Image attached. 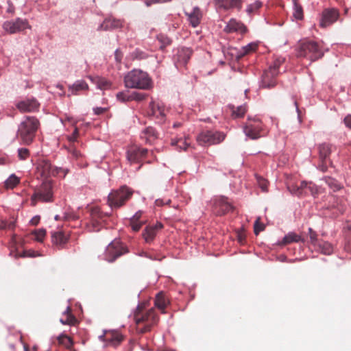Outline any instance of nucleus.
Here are the masks:
<instances>
[{"instance_id":"1","label":"nucleus","mask_w":351,"mask_h":351,"mask_svg":"<svg viewBox=\"0 0 351 351\" xmlns=\"http://www.w3.org/2000/svg\"><path fill=\"white\" fill-rule=\"evenodd\" d=\"M158 319L154 308L146 309L144 304H139L134 312L136 330L139 334L150 331L151 328L158 323Z\"/></svg>"},{"instance_id":"2","label":"nucleus","mask_w":351,"mask_h":351,"mask_svg":"<svg viewBox=\"0 0 351 351\" xmlns=\"http://www.w3.org/2000/svg\"><path fill=\"white\" fill-rule=\"evenodd\" d=\"M124 84L126 88L141 90H149L153 86L148 73L140 69L129 71L124 77Z\"/></svg>"},{"instance_id":"3","label":"nucleus","mask_w":351,"mask_h":351,"mask_svg":"<svg viewBox=\"0 0 351 351\" xmlns=\"http://www.w3.org/2000/svg\"><path fill=\"white\" fill-rule=\"evenodd\" d=\"M38 119L35 117L27 116L19 124L17 136L23 145H29L33 141L39 127Z\"/></svg>"},{"instance_id":"4","label":"nucleus","mask_w":351,"mask_h":351,"mask_svg":"<svg viewBox=\"0 0 351 351\" xmlns=\"http://www.w3.org/2000/svg\"><path fill=\"white\" fill-rule=\"evenodd\" d=\"M296 55L298 57L306 58L311 62H314L322 58L324 52L317 42L305 40L298 45Z\"/></svg>"},{"instance_id":"5","label":"nucleus","mask_w":351,"mask_h":351,"mask_svg":"<svg viewBox=\"0 0 351 351\" xmlns=\"http://www.w3.org/2000/svg\"><path fill=\"white\" fill-rule=\"evenodd\" d=\"M133 191L126 185L110 193L108 195V203L111 208H119L131 198Z\"/></svg>"},{"instance_id":"6","label":"nucleus","mask_w":351,"mask_h":351,"mask_svg":"<svg viewBox=\"0 0 351 351\" xmlns=\"http://www.w3.org/2000/svg\"><path fill=\"white\" fill-rule=\"evenodd\" d=\"M226 134L219 131L204 130L201 132L196 137L199 145L210 146L219 144L224 141Z\"/></svg>"},{"instance_id":"7","label":"nucleus","mask_w":351,"mask_h":351,"mask_svg":"<svg viewBox=\"0 0 351 351\" xmlns=\"http://www.w3.org/2000/svg\"><path fill=\"white\" fill-rule=\"evenodd\" d=\"M33 205L36 204V201L43 202H51L53 201L52 186L49 182L43 183L38 188L31 198Z\"/></svg>"},{"instance_id":"8","label":"nucleus","mask_w":351,"mask_h":351,"mask_svg":"<svg viewBox=\"0 0 351 351\" xmlns=\"http://www.w3.org/2000/svg\"><path fill=\"white\" fill-rule=\"evenodd\" d=\"M284 62L283 59L278 58L274 60L273 64L269 66L268 70L265 71L262 76V87L265 88H271L275 86L276 82L273 80L270 82L268 80L270 77H274L279 73V67Z\"/></svg>"},{"instance_id":"9","label":"nucleus","mask_w":351,"mask_h":351,"mask_svg":"<svg viewBox=\"0 0 351 351\" xmlns=\"http://www.w3.org/2000/svg\"><path fill=\"white\" fill-rule=\"evenodd\" d=\"M38 169L41 176L44 177L62 174V177L64 178L69 171L68 168L53 167L47 160H42L39 163Z\"/></svg>"},{"instance_id":"10","label":"nucleus","mask_w":351,"mask_h":351,"mask_svg":"<svg viewBox=\"0 0 351 351\" xmlns=\"http://www.w3.org/2000/svg\"><path fill=\"white\" fill-rule=\"evenodd\" d=\"M3 28L6 32L12 34L29 29L30 26L26 19L16 18L4 22Z\"/></svg>"},{"instance_id":"11","label":"nucleus","mask_w":351,"mask_h":351,"mask_svg":"<svg viewBox=\"0 0 351 351\" xmlns=\"http://www.w3.org/2000/svg\"><path fill=\"white\" fill-rule=\"evenodd\" d=\"M16 107L21 112H31L39 109L40 104L35 97H29L16 104Z\"/></svg>"},{"instance_id":"12","label":"nucleus","mask_w":351,"mask_h":351,"mask_svg":"<svg viewBox=\"0 0 351 351\" xmlns=\"http://www.w3.org/2000/svg\"><path fill=\"white\" fill-rule=\"evenodd\" d=\"M232 204L226 197H219L214 201L213 212L217 215H223L232 210Z\"/></svg>"},{"instance_id":"13","label":"nucleus","mask_w":351,"mask_h":351,"mask_svg":"<svg viewBox=\"0 0 351 351\" xmlns=\"http://www.w3.org/2000/svg\"><path fill=\"white\" fill-rule=\"evenodd\" d=\"M339 13L337 9L326 8L323 10L319 25L322 27H326L337 21Z\"/></svg>"},{"instance_id":"14","label":"nucleus","mask_w":351,"mask_h":351,"mask_svg":"<svg viewBox=\"0 0 351 351\" xmlns=\"http://www.w3.org/2000/svg\"><path fill=\"white\" fill-rule=\"evenodd\" d=\"M163 224L157 221L154 223H149L147 225L142 232L143 238L145 241L148 240H154L157 234L163 228Z\"/></svg>"},{"instance_id":"15","label":"nucleus","mask_w":351,"mask_h":351,"mask_svg":"<svg viewBox=\"0 0 351 351\" xmlns=\"http://www.w3.org/2000/svg\"><path fill=\"white\" fill-rule=\"evenodd\" d=\"M123 20L118 19L112 16L106 18L97 27L98 31H112L120 29L123 25Z\"/></svg>"},{"instance_id":"16","label":"nucleus","mask_w":351,"mask_h":351,"mask_svg":"<svg viewBox=\"0 0 351 351\" xmlns=\"http://www.w3.org/2000/svg\"><path fill=\"white\" fill-rule=\"evenodd\" d=\"M148 153V149L143 147H132L126 152L127 160L131 163L139 162Z\"/></svg>"},{"instance_id":"17","label":"nucleus","mask_w":351,"mask_h":351,"mask_svg":"<svg viewBox=\"0 0 351 351\" xmlns=\"http://www.w3.org/2000/svg\"><path fill=\"white\" fill-rule=\"evenodd\" d=\"M149 116H152L158 120V123H162L165 120V107L162 104L151 101L149 103Z\"/></svg>"},{"instance_id":"18","label":"nucleus","mask_w":351,"mask_h":351,"mask_svg":"<svg viewBox=\"0 0 351 351\" xmlns=\"http://www.w3.org/2000/svg\"><path fill=\"white\" fill-rule=\"evenodd\" d=\"M184 14L187 16L189 25L194 28L200 24L203 17L202 12L198 6L193 7L190 12H184Z\"/></svg>"},{"instance_id":"19","label":"nucleus","mask_w":351,"mask_h":351,"mask_svg":"<svg viewBox=\"0 0 351 351\" xmlns=\"http://www.w3.org/2000/svg\"><path fill=\"white\" fill-rule=\"evenodd\" d=\"M158 132L152 126L145 128L142 130L140 135L141 140L145 141V143L149 145L153 144L158 138Z\"/></svg>"},{"instance_id":"20","label":"nucleus","mask_w":351,"mask_h":351,"mask_svg":"<svg viewBox=\"0 0 351 351\" xmlns=\"http://www.w3.org/2000/svg\"><path fill=\"white\" fill-rule=\"evenodd\" d=\"M123 340V335L118 331H107L104 335V341H106L109 346L116 347L119 346Z\"/></svg>"},{"instance_id":"21","label":"nucleus","mask_w":351,"mask_h":351,"mask_svg":"<svg viewBox=\"0 0 351 351\" xmlns=\"http://www.w3.org/2000/svg\"><path fill=\"white\" fill-rule=\"evenodd\" d=\"M224 31L226 33L239 32L245 34L247 32V27L243 23L235 19H231L225 26Z\"/></svg>"},{"instance_id":"22","label":"nucleus","mask_w":351,"mask_h":351,"mask_svg":"<svg viewBox=\"0 0 351 351\" xmlns=\"http://www.w3.org/2000/svg\"><path fill=\"white\" fill-rule=\"evenodd\" d=\"M110 213H104L99 207H93L90 210V216L93 226L96 227L99 225L101 221H104L105 219L110 216Z\"/></svg>"},{"instance_id":"23","label":"nucleus","mask_w":351,"mask_h":351,"mask_svg":"<svg viewBox=\"0 0 351 351\" xmlns=\"http://www.w3.org/2000/svg\"><path fill=\"white\" fill-rule=\"evenodd\" d=\"M192 51L189 48L182 47L178 50L177 53L174 56V61L176 66L178 64L185 65L188 62L191 56Z\"/></svg>"},{"instance_id":"24","label":"nucleus","mask_w":351,"mask_h":351,"mask_svg":"<svg viewBox=\"0 0 351 351\" xmlns=\"http://www.w3.org/2000/svg\"><path fill=\"white\" fill-rule=\"evenodd\" d=\"M215 4L219 8L225 10L237 8L241 10L242 8V0H213Z\"/></svg>"},{"instance_id":"25","label":"nucleus","mask_w":351,"mask_h":351,"mask_svg":"<svg viewBox=\"0 0 351 351\" xmlns=\"http://www.w3.org/2000/svg\"><path fill=\"white\" fill-rule=\"evenodd\" d=\"M333 145L330 143H323L318 145L317 149L320 161H325L330 155Z\"/></svg>"},{"instance_id":"26","label":"nucleus","mask_w":351,"mask_h":351,"mask_svg":"<svg viewBox=\"0 0 351 351\" xmlns=\"http://www.w3.org/2000/svg\"><path fill=\"white\" fill-rule=\"evenodd\" d=\"M309 248L313 247L324 254H330L333 251L331 243H310Z\"/></svg>"},{"instance_id":"27","label":"nucleus","mask_w":351,"mask_h":351,"mask_svg":"<svg viewBox=\"0 0 351 351\" xmlns=\"http://www.w3.org/2000/svg\"><path fill=\"white\" fill-rule=\"evenodd\" d=\"M88 89V85L84 80H78L73 84L69 86V90L72 95H77L79 91Z\"/></svg>"},{"instance_id":"28","label":"nucleus","mask_w":351,"mask_h":351,"mask_svg":"<svg viewBox=\"0 0 351 351\" xmlns=\"http://www.w3.org/2000/svg\"><path fill=\"white\" fill-rule=\"evenodd\" d=\"M60 322L62 324L75 325L77 322V319L71 313V308L67 306L66 309L63 313L62 317L60 319Z\"/></svg>"},{"instance_id":"29","label":"nucleus","mask_w":351,"mask_h":351,"mask_svg":"<svg viewBox=\"0 0 351 351\" xmlns=\"http://www.w3.org/2000/svg\"><path fill=\"white\" fill-rule=\"evenodd\" d=\"M228 108L231 110L232 117L234 119L243 117L247 111V106L245 104L240 105V106H237V108H235V106L232 104H229Z\"/></svg>"},{"instance_id":"30","label":"nucleus","mask_w":351,"mask_h":351,"mask_svg":"<svg viewBox=\"0 0 351 351\" xmlns=\"http://www.w3.org/2000/svg\"><path fill=\"white\" fill-rule=\"evenodd\" d=\"M328 187L334 192H337L343 188V185L336 179L330 176H324L322 178Z\"/></svg>"},{"instance_id":"31","label":"nucleus","mask_w":351,"mask_h":351,"mask_svg":"<svg viewBox=\"0 0 351 351\" xmlns=\"http://www.w3.org/2000/svg\"><path fill=\"white\" fill-rule=\"evenodd\" d=\"M121 243H110L107 247L106 251L108 253L112 254L113 258L110 261H114L116 258L123 254L120 249V244Z\"/></svg>"},{"instance_id":"32","label":"nucleus","mask_w":351,"mask_h":351,"mask_svg":"<svg viewBox=\"0 0 351 351\" xmlns=\"http://www.w3.org/2000/svg\"><path fill=\"white\" fill-rule=\"evenodd\" d=\"M243 132L248 138L255 140L260 137L258 130L253 125H245L243 128Z\"/></svg>"},{"instance_id":"33","label":"nucleus","mask_w":351,"mask_h":351,"mask_svg":"<svg viewBox=\"0 0 351 351\" xmlns=\"http://www.w3.org/2000/svg\"><path fill=\"white\" fill-rule=\"evenodd\" d=\"M167 305V300L165 295L162 292L158 293L155 298V306L164 313Z\"/></svg>"},{"instance_id":"34","label":"nucleus","mask_w":351,"mask_h":351,"mask_svg":"<svg viewBox=\"0 0 351 351\" xmlns=\"http://www.w3.org/2000/svg\"><path fill=\"white\" fill-rule=\"evenodd\" d=\"M89 78L92 81H94L97 85V87L101 90L108 89L111 86V82L104 77H97L95 80H93L91 76H89Z\"/></svg>"},{"instance_id":"35","label":"nucleus","mask_w":351,"mask_h":351,"mask_svg":"<svg viewBox=\"0 0 351 351\" xmlns=\"http://www.w3.org/2000/svg\"><path fill=\"white\" fill-rule=\"evenodd\" d=\"M20 182V179L14 173L11 174L4 182L6 189H14Z\"/></svg>"},{"instance_id":"36","label":"nucleus","mask_w":351,"mask_h":351,"mask_svg":"<svg viewBox=\"0 0 351 351\" xmlns=\"http://www.w3.org/2000/svg\"><path fill=\"white\" fill-rule=\"evenodd\" d=\"M293 16L297 20H302L304 16L302 7L298 4L297 0H293Z\"/></svg>"},{"instance_id":"37","label":"nucleus","mask_w":351,"mask_h":351,"mask_svg":"<svg viewBox=\"0 0 351 351\" xmlns=\"http://www.w3.org/2000/svg\"><path fill=\"white\" fill-rule=\"evenodd\" d=\"M58 341L60 345L63 346L69 350H71L73 348V342L72 339L65 335H61L58 337Z\"/></svg>"},{"instance_id":"38","label":"nucleus","mask_w":351,"mask_h":351,"mask_svg":"<svg viewBox=\"0 0 351 351\" xmlns=\"http://www.w3.org/2000/svg\"><path fill=\"white\" fill-rule=\"evenodd\" d=\"M31 234L34 241H43L46 235V230L45 228L35 229L32 231Z\"/></svg>"},{"instance_id":"39","label":"nucleus","mask_w":351,"mask_h":351,"mask_svg":"<svg viewBox=\"0 0 351 351\" xmlns=\"http://www.w3.org/2000/svg\"><path fill=\"white\" fill-rule=\"evenodd\" d=\"M157 39L158 42L160 43L159 47L160 49H161L162 51H163L166 47L170 45L172 43L171 39L163 34H160L159 35H158Z\"/></svg>"},{"instance_id":"40","label":"nucleus","mask_w":351,"mask_h":351,"mask_svg":"<svg viewBox=\"0 0 351 351\" xmlns=\"http://www.w3.org/2000/svg\"><path fill=\"white\" fill-rule=\"evenodd\" d=\"M117 100L121 103L131 101L130 93L128 90L118 92L116 95Z\"/></svg>"},{"instance_id":"41","label":"nucleus","mask_w":351,"mask_h":351,"mask_svg":"<svg viewBox=\"0 0 351 351\" xmlns=\"http://www.w3.org/2000/svg\"><path fill=\"white\" fill-rule=\"evenodd\" d=\"M257 47V45L254 43H250L247 44V45L242 47L241 51H239V57L243 56L250 52L254 51L256 50V48Z\"/></svg>"},{"instance_id":"42","label":"nucleus","mask_w":351,"mask_h":351,"mask_svg":"<svg viewBox=\"0 0 351 351\" xmlns=\"http://www.w3.org/2000/svg\"><path fill=\"white\" fill-rule=\"evenodd\" d=\"M281 241H304V239L293 232H289L285 235Z\"/></svg>"},{"instance_id":"43","label":"nucleus","mask_w":351,"mask_h":351,"mask_svg":"<svg viewBox=\"0 0 351 351\" xmlns=\"http://www.w3.org/2000/svg\"><path fill=\"white\" fill-rule=\"evenodd\" d=\"M263 5V3L259 1L256 0L253 3L249 4L246 8V12L248 14H251L255 11L258 10L261 6Z\"/></svg>"},{"instance_id":"44","label":"nucleus","mask_w":351,"mask_h":351,"mask_svg":"<svg viewBox=\"0 0 351 351\" xmlns=\"http://www.w3.org/2000/svg\"><path fill=\"white\" fill-rule=\"evenodd\" d=\"M265 225L261 222V217H258L254 223V232L256 235H258L260 232L264 230Z\"/></svg>"},{"instance_id":"45","label":"nucleus","mask_w":351,"mask_h":351,"mask_svg":"<svg viewBox=\"0 0 351 351\" xmlns=\"http://www.w3.org/2000/svg\"><path fill=\"white\" fill-rule=\"evenodd\" d=\"M79 218L77 215L75 213L73 210H67L63 213L62 214V220L64 221H71V220H76Z\"/></svg>"},{"instance_id":"46","label":"nucleus","mask_w":351,"mask_h":351,"mask_svg":"<svg viewBox=\"0 0 351 351\" xmlns=\"http://www.w3.org/2000/svg\"><path fill=\"white\" fill-rule=\"evenodd\" d=\"M146 97L147 94L145 93H139L137 91H133L130 93L131 101H141L145 99Z\"/></svg>"},{"instance_id":"47","label":"nucleus","mask_w":351,"mask_h":351,"mask_svg":"<svg viewBox=\"0 0 351 351\" xmlns=\"http://www.w3.org/2000/svg\"><path fill=\"white\" fill-rule=\"evenodd\" d=\"M51 238L52 241H66V239L65 238L64 234L62 231H55L51 232Z\"/></svg>"},{"instance_id":"48","label":"nucleus","mask_w":351,"mask_h":351,"mask_svg":"<svg viewBox=\"0 0 351 351\" xmlns=\"http://www.w3.org/2000/svg\"><path fill=\"white\" fill-rule=\"evenodd\" d=\"M289 192L295 196L302 197L304 196L303 192L300 189V186L298 185H291L287 187Z\"/></svg>"},{"instance_id":"49","label":"nucleus","mask_w":351,"mask_h":351,"mask_svg":"<svg viewBox=\"0 0 351 351\" xmlns=\"http://www.w3.org/2000/svg\"><path fill=\"white\" fill-rule=\"evenodd\" d=\"M18 157L21 160H26L29 156V151L25 147L19 148L17 150Z\"/></svg>"},{"instance_id":"50","label":"nucleus","mask_w":351,"mask_h":351,"mask_svg":"<svg viewBox=\"0 0 351 351\" xmlns=\"http://www.w3.org/2000/svg\"><path fill=\"white\" fill-rule=\"evenodd\" d=\"M15 226V223L13 221H8L6 219L0 220V229H12Z\"/></svg>"},{"instance_id":"51","label":"nucleus","mask_w":351,"mask_h":351,"mask_svg":"<svg viewBox=\"0 0 351 351\" xmlns=\"http://www.w3.org/2000/svg\"><path fill=\"white\" fill-rule=\"evenodd\" d=\"M145 223V221H137L130 219V226L134 232H138Z\"/></svg>"},{"instance_id":"52","label":"nucleus","mask_w":351,"mask_h":351,"mask_svg":"<svg viewBox=\"0 0 351 351\" xmlns=\"http://www.w3.org/2000/svg\"><path fill=\"white\" fill-rule=\"evenodd\" d=\"M171 145L173 146H179L180 149H184V150H186V148H187V143L182 141L181 138L180 139H172L171 140Z\"/></svg>"},{"instance_id":"53","label":"nucleus","mask_w":351,"mask_h":351,"mask_svg":"<svg viewBox=\"0 0 351 351\" xmlns=\"http://www.w3.org/2000/svg\"><path fill=\"white\" fill-rule=\"evenodd\" d=\"M308 194L310 193L313 197H315L319 193V189L315 184L311 182H308V186L307 188Z\"/></svg>"},{"instance_id":"54","label":"nucleus","mask_w":351,"mask_h":351,"mask_svg":"<svg viewBox=\"0 0 351 351\" xmlns=\"http://www.w3.org/2000/svg\"><path fill=\"white\" fill-rule=\"evenodd\" d=\"M132 56L136 59L143 60L146 59L148 57V55L145 52L140 50L139 49H136L132 53Z\"/></svg>"},{"instance_id":"55","label":"nucleus","mask_w":351,"mask_h":351,"mask_svg":"<svg viewBox=\"0 0 351 351\" xmlns=\"http://www.w3.org/2000/svg\"><path fill=\"white\" fill-rule=\"evenodd\" d=\"M235 234L238 241H243L246 239V233L243 228L239 229Z\"/></svg>"},{"instance_id":"56","label":"nucleus","mask_w":351,"mask_h":351,"mask_svg":"<svg viewBox=\"0 0 351 351\" xmlns=\"http://www.w3.org/2000/svg\"><path fill=\"white\" fill-rule=\"evenodd\" d=\"M68 152L71 154L73 158L76 159L82 156L81 153L74 147L68 148Z\"/></svg>"},{"instance_id":"57","label":"nucleus","mask_w":351,"mask_h":351,"mask_svg":"<svg viewBox=\"0 0 351 351\" xmlns=\"http://www.w3.org/2000/svg\"><path fill=\"white\" fill-rule=\"evenodd\" d=\"M300 189L303 192L304 196L308 195L307 188L308 186V182L306 181H302L299 185Z\"/></svg>"},{"instance_id":"58","label":"nucleus","mask_w":351,"mask_h":351,"mask_svg":"<svg viewBox=\"0 0 351 351\" xmlns=\"http://www.w3.org/2000/svg\"><path fill=\"white\" fill-rule=\"evenodd\" d=\"M123 54L119 49H117L114 51V58L117 62L121 63L122 61Z\"/></svg>"},{"instance_id":"59","label":"nucleus","mask_w":351,"mask_h":351,"mask_svg":"<svg viewBox=\"0 0 351 351\" xmlns=\"http://www.w3.org/2000/svg\"><path fill=\"white\" fill-rule=\"evenodd\" d=\"M343 122L346 128L351 130V114H347L344 117Z\"/></svg>"},{"instance_id":"60","label":"nucleus","mask_w":351,"mask_h":351,"mask_svg":"<svg viewBox=\"0 0 351 351\" xmlns=\"http://www.w3.org/2000/svg\"><path fill=\"white\" fill-rule=\"evenodd\" d=\"M326 160L325 161H320V164L318 165L317 169L319 170L320 171L324 173L326 172L328 170V166L326 165Z\"/></svg>"},{"instance_id":"61","label":"nucleus","mask_w":351,"mask_h":351,"mask_svg":"<svg viewBox=\"0 0 351 351\" xmlns=\"http://www.w3.org/2000/svg\"><path fill=\"white\" fill-rule=\"evenodd\" d=\"M143 213V212L141 210H138L137 212L135 213V214L134 215H132L130 218V219L133 220V221H141L140 219L142 217Z\"/></svg>"},{"instance_id":"62","label":"nucleus","mask_w":351,"mask_h":351,"mask_svg":"<svg viewBox=\"0 0 351 351\" xmlns=\"http://www.w3.org/2000/svg\"><path fill=\"white\" fill-rule=\"evenodd\" d=\"M77 135H78V129H77V128H75L73 133L68 136V140L70 142H74L76 141Z\"/></svg>"},{"instance_id":"63","label":"nucleus","mask_w":351,"mask_h":351,"mask_svg":"<svg viewBox=\"0 0 351 351\" xmlns=\"http://www.w3.org/2000/svg\"><path fill=\"white\" fill-rule=\"evenodd\" d=\"M38 256H39V254L36 252L33 251V250H27V251H25L23 252V254L20 255L19 256L36 257Z\"/></svg>"},{"instance_id":"64","label":"nucleus","mask_w":351,"mask_h":351,"mask_svg":"<svg viewBox=\"0 0 351 351\" xmlns=\"http://www.w3.org/2000/svg\"><path fill=\"white\" fill-rule=\"evenodd\" d=\"M93 110L95 114L99 115L104 113L106 111V108L103 107H95L93 108Z\"/></svg>"}]
</instances>
